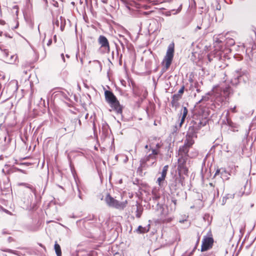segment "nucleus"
<instances>
[{"label":"nucleus","instance_id":"51","mask_svg":"<svg viewBox=\"0 0 256 256\" xmlns=\"http://www.w3.org/2000/svg\"><path fill=\"white\" fill-rule=\"evenodd\" d=\"M4 35H5V36H6V37L8 36V38H12V36H10V34H8H8H4Z\"/></svg>","mask_w":256,"mask_h":256},{"label":"nucleus","instance_id":"50","mask_svg":"<svg viewBox=\"0 0 256 256\" xmlns=\"http://www.w3.org/2000/svg\"><path fill=\"white\" fill-rule=\"evenodd\" d=\"M83 18V20L85 21V22H87V20L88 19V17H85V16H84L82 17Z\"/></svg>","mask_w":256,"mask_h":256},{"label":"nucleus","instance_id":"31","mask_svg":"<svg viewBox=\"0 0 256 256\" xmlns=\"http://www.w3.org/2000/svg\"><path fill=\"white\" fill-rule=\"evenodd\" d=\"M188 110L187 109V108L185 106H184L182 108V110H181V113H180V114L182 115V117H184V118H186L187 114H188Z\"/></svg>","mask_w":256,"mask_h":256},{"label":"nucleus","instance_id":"60","mask_svg":"<svg viewBox=\"0 0 256 256\" xmlns=\"http://www.w3.org/2000/svg\"><path fill=\"white\" fill-rule=\"evenodd\" d=\"M18 24L17 23L16 26L14 27V28H16L18 27Z\"/></svg>","mask_w":256,"mask_h":256},{"label":"nucleus","instance_id":"54","mask_svg":"<svg viewBox=\"0 0 256 256\" xmlns=\"http://www.w3.org/2000/svg\"><path fill=\"white\" fill-rule=\"evenodd\" d=\"M78 124H79V125H80H80H81V121H80V120L78 119V122H77V123H78Z\"/></svg>","mask_w":256,"mask_h":256},{"label":"nucleus","instance_id":"24","mask_svg":"<svg viewBox=\"0 0 256 256\" xmlns=\"http://www.w3.org/2000/svg\"><path fill=\"white\" fill-rule=\"evenodd\" d=\"M18 186H24L25 187H26L28 188H29L30 189L31 191L35 194L36 195V190L35 188H34L32 186L27 184V183H24V182H22V183H19L18 184Z\"/></svg>","mask_w":256,"mask_h":256},{"label":"nucleus","instance_id":"15","mask_svg":"<svg viewBox=\"0 0 256 256\" xmlns=\"http://www.w3.org/2000/svg\"><path fill=\"white\" fill-rule=\"evenodd\" d=\"M220 174L224 181L228 180L229 179V176H230V174L227 172L224 168L217 169L214 174V177Z\"/></svg>","mask_w":256,"mask_h":256},{"label":"nucleus","instance_id":"17","mask_svg":"<svg viewBox=\"0 0 256 256\" xmlns=\"http://www.w3.org/2000/svg\"><path fill=\"white\" fill-rule=\"evenodd\" d=\"M154 140L157 142L156 144H154V142H150V150H151L152 152V150H156L158 151V154L160 153L159 149L161 148L162 144H161V141L160 138H158L155 137Z\"/></svg>","mask_w":256,"mask_h":256},{"label":"nucleus","instance_id":"49","mask_svg":"<svg viewBox=\"0 0 256 256\" xmlns=\"http://www.w3.org/2000/svg\"><path fill=\"white\" fill-rule=\"evenodd\" d=\"M226 198L224 196L222 198V204H224L226 203Z\"/></svg>","mask_w":256,"mask_h":256},{"label":"nucleus","instance_id":"29","mask_svg":"<svg viewBox=\"0 0 256 256\" xmlns=\"http://www.w3.org/2000/svg\"><path fill=\"white\" fill-rule=\"evenodd\" d=\"M12 12L13 15H15L16 16H18V6L16 5H15L13 6L12 10Z\"/></svg>","mask_w":256,"mask_h":256},{"label":"nucleus","instance_id":"41","mask_svg":"<svg viewBox=\"0 0 256 256\" xmlns=\"http://www.w3.org/2000/svg\"><path fill=\"white\" fill-rule=\"evenodd\" d=\"M4 142H9L10 141V138L8 136V141H6V136H4Z\"/></svg>","mask_w":256,"mask_h":256},{"label":"nucleus","instance_id":"64","mask_svg":"<svg viewBox=\"0 0 256 256\" xmlns=\"http://www.w3.org/2000/svg\"><path fill=\"white\" fill-rule=\"evenodd\" d=\"M30 164L28 163H22V164H26V165H28Z\"/></svg>","mask_w":256,"mask_h":256},{"label":"nucleus","instance_id":"36","mask_svg":"<svg viewBox=\"0 0 256 256\" xmlns=\"http://www.w3.org/2000/svg\"><path fill=\"white\" fill-rule=\"evenodd\" d=\"M224 198H226V200L228 198H234V194H228L224 196Z\"/></svg>","mask_w":256,"mask_h":256},{"label":"nucleus","instance_id":"13","mask_svg":"<svg viewBox=\"0 0 256 256\" xmlns=\"http://www.w3.org/2000/svg\"><path fill=\"white\" fill-rule=\"evenodd\" d=\"M2 55L3 56V60L6 62L8 64H13L14 63L16 59L17 58V56L12 54L10 55L9 56L8 52H7L6 50H1V55Z\"/></svg>","mask_w":256,"mask_h":256},{"label":"nucleus","instance_id":"26","mask_svg":"<svg viewBox=\"0 0 256 256\" xmlns=\"http://www.w3.org/2000/svg\"><path fill=\"white\" fill-rule=\"evenodd\" d=\"M226 44L228 46H232L234 45L235 41L233 38H229L228 37H226Z\"/></svg>","mask_w":256,"mask_h":256},{"label":"nucleus","instance_id":"6","mask_svg":"<svg viewBox=\"0 0 256 256\" xmlns=\"http://www.w3.org/2000/svg\"><path fill=\"white\" fill-rule=\"evenodd\" d=\"M184 177L182 176L180 174L172 178L169 184V187L172 194L184 185Z\"/></svg>","mask_w":256,"mask_h":256},{"label":"nucleus","instance_id":"59","mask_svg":"<svg viewBox=\"0 0 256 256\" xmlns=\"http://www.w3.org/2000/svg\"><path fill=\"white\" fill-rule=\"evenodd\" d=\"M54 41H55V42H56V35H54Z\"/></svg>","mask_w":256,"mask_h":256},{"label":"nucleus","instance_id":"40","mask_svg":"<svg viewBox=\"0 0 256 256\" xmlns=\"http://www.w3.org/2000/svg\"><path fill=\"white\" fill-rule=\"evenodd\" d=\"M63 20H64V17H62V16L60 17V27L61 29H62V22Z\"/></svg>","mask_w":256,"mask_h":256},{"label":"nucleus","instance_id":"25","mask_svg":"<svg viewBox=\"0 0 256 256\" xmlns=\"http://www.w3.org/2000/svg\"><path fill=\"white\" fill-rule=\"evenodd\" d=\"M176 200L174 198H172V203L170 204H174V208H171L169 210L170 212H174L176 210Z\"/></svg>","mask_w":256,"mask_h":256},{"label":"nucleus","instance_id":"32","mask_svg":"<svg viewBox=\"0 0 256 256\" xmlns=\"http://www.w3.org/2000/svg\"><path fill=\"white\" fill-rule=\"evenodd\" d=\"M178 100H176V99H175L174 98V97L172 96V100L171 101V104H172V106L176 107L178 105Z\"/></svg>","mask_w":256,"mask_h":256},{"label":"nucleus","instance_id":"39","mask_svg":"<svg viewBox=\"0 0 256 256\" xmlns=\"http://www.w3.org/2000/svg\"><path fill=\"white\" fill-rule=\"evenodd\" d=\"M53 22L57 26H59L60 22H59V20L58 19H57L56 20H54Z\"/></svg>","mask_w":256,"mask_h":256},{"label":"nucleus","instance_id":"3","mask_svg":"<svg viewBox=\"0 0 256 256\" xmlns=\"http://www.w3.org/2000/svg\"><path fill=\"white\" fill-rule=\"evenodd\" d=\"M104 96L106 101L110 104L111 108L116 111L118 115L122 116V106L114 94L111 91L106 90Z\"/></svg>","mask_w":256,"mask_h":256},{"label":"nucleus","instance_id":"37","mask_svg":"<svg viewBox=\"0 0 256 256\" xmlns=\"http://www.w3.org/2000/svg\"><path fill=\"white\" fill-rule=\"evenodd\" d=\"M164 179H165V178H164L162 177V176H160V177H159V178H158V180H157V182H158V184H159L160 186V182H161L164 181Z\"/></svg>","mask_w":256,"mask_h":256},{"label":"nucleus","instance_id":"55","mask_svg":"<svg viewBox=\"0 0 256 256\" xmlns=\"http://www.w3.org/2000/svg\"><path fill=\"white\" fill-rule=\"evenodd\" d=\"M61 56H62V58L64 62V60H64V54H61Z\"/></svg>","mask_w":256,"mask_h":256},{"label":"nucleus","instance_id":"16","mask_svg":"<svg viewBox=\"0 0 256 256\" xmlns=\"http://www.w3.org/2000/svg\"><path fill=\"white\" fill-rule=\"evenodd\" d=\"M98 42L101 47L104 49L106 52H110L109 42L106 38L104 36H100L98 38Z\"/></svg>","mask_w":256,"mask_h":256},{"label":"nucleus","instance_id":"1","mask_svg":"<svg viewBox=\"0 0 256 256\" xmlns=\"http://www.w3.org/2000/svg\"><path fill=\"white\" fill-rule=\"evenodd\" d=\"M207 120L199 118H193L189 124L186 136L192 138H197L198 130L206 124Z\"/></svg>","mask_w":256,"mask_h":256},{"label":"nucleus","instance_id":"9","mask_svg":"<svg viewBox=\"0 0 256 256\" xmlns=\"http://www.w3.org/2000/svg\"><path fill=\"white\" fill-rule=\"evenodd\" d=\"M194 144V139L186 136L184 144L179 148L178 156H188L189 148Z\"/></svg>","mask_w":256,"mask_h":256},{"label":"nucleus","instance_id":"47","mask_svg":"<svg viewBox=\"0 0 256 256\" xmlns=\"http://www.w3.org/2000/svg\"><path fill=\"white\" fill-rule=\"evenodd\" d=\"M144 148H145L148 150V152H150V144L149 145H148V144L146 145Z\"/></svg>","mask_w":256,"mask_h":256},{"label":"nucleus","instance_id":"8","mask_svg":"<svg viewBox=\"0 0 256 256\" xmlns=\"http://www.w3.org/2000/svg\"><path fill=\"white\" fill-rule=\"evenodd\" d=\"M105 201L108 206L120 210L124 209L126 206L127 204L126 200L120 202L112 197L110 194L106 195Z\"/></svg>","mask_w":256,"mask_h":256},{"label":"nucleus","instance_id":"63","mask_svg":"<svg viewBox=\"0 0 256 256\" xmlns=\"http://www.w3.org/2000/svg\"><path fill=\"white\" fill-rule=\"evenodd\" d=\"M205 98H206V96L203 97L202 98L199 102H200L202 100H204Z\"/></svg>","mask_w":256,"mask_h":256},{"label":"nucleus","instance_id":"2","mask_svg":"<svg viewBox=\"0 0 256 256\" xmlns=\"http://www.w3.org/2000/svg\"><path fill=\"white\" fill-rule=\"evenodd\" d=\"M158 152L156 150H152V152L145 156L140 161V164L138 170L142 171L147 168L153 166L156 164Z\"/></svg>","mask_w":256,"mask_h":256},{"label":"nucleus","instance_id":"48","mask_svg":"<svg viewBox=\"0 0 256 256\" xmlns=\"http://www.w3.org/2000/svg\"><path fill=\"white\" fill-rule=\"evenodd\" d=\"M128 158L126 156H125V158H124V163H126V162H128Z\"/></svg>","mask_w":256,"mask_h":256},{"label":"nucleus","instance_id":"61","mask_svg":"<svg viewBox=\"0 0 256 256\" xmlns=\"http://www.w3.org/2000/svg\"><path fill=\"white\" fill-rule=\"evenodd\" d=\"M201 20H202V22L203 21V20H204L203 17H202V18H200L199 20L200 21Z\"/></svg>","mask_w":256,"mask_h":256},{"label":"nucleus","instance_id":"35","mask_svg":"<svg viewBox=\"0 0 256 256\" xmlns=\"http://www.w3.org/2000/svg\"><path fill=\"white\" fill-rule=\"evenodd\" d=\"M185 119H186V118L184 117H182L181 118V120H180V122L179 124V125H178V128H180L182 126V124H183V123L184 122V120H185Z\"/></svg>","mask_w":256,"mask_h":256},{"label":"nucleus","instance_id":"23","mask_svg":"<svg viewBox=\"0 0 256 256\" xmlns=\"http://www.w3.org/2000/svg\"><path fill=\"white\" fill-rule=\"evenodd\" d=\"M54 248L57 256H62V251L60 246L56 242L54 244Z\"/></svg>","mask_w":256,"mask_h":256},{"label":"nucleus","instance_id":"19","mask_svg":"<svg viewBox=\"0 0 256 256\" xmlns=\"http://www.w3.org/2000/svg\"><path fill=\"white\" fill-rule=\"evenodd\" d=\"M214 41V46L216 47L217 44H220L223 42V34H219L218 35H214L213 38Z\"/></svg>","mask_w":256,"mask_h":256},{"label":"nucleus","instance_id":"45","mask_svg":"<svg viewBox=\"0 0 256 256\" xmlns=\"http://www.w3.org/2000/svg\"><path fill=\"white\" fill-rule=\"evenodd\" d=\"M53 5L56 7H58V2H57L54 1Z\"/></svg>","mask_w":256,"mask_h":256},{"label":"nucleus","instance_id":"5","mask_svg":"<svg viewBox=\"0 0 256 256\" xmlns=\"http://www.w3.org/2000/svg\"><path fill=\"white\" fill-rule=\"evenodd\" d=\"M212 92L216 98H220L221 100H226L232 93V89L230 86L222 87L216 86L213 88Z\"/></svg>","mask_w":256,"mask_h":256},{"label":"nucleus","instance_id":"28","mask_svg":"<svg viewBox=\"0 0 256 256\" xmlns=\"http://www.w3.org/2000/svg\"><path fill=\"white\" fill-rule=\"evenodd\" d=\"M142 212V208L140 206H137V208L136 210V217L138 218H140Z\"/></svg>","mask_w":256,"mask_h":256},{"label":"nucleus","instance_id":"52","mask_svg":"<svg viewBox=\"0 0 256 256\" xmlns=\"http://www.w3.org/2000/svg\"><path fill=\"white\" fill-rule=\"evenodd\" d=\"M64 98H65V99H66V100H68V96L66 94H64Z\"/></svg>","mask_w":256,"mask_h":256},{"label":"nucleus","instance_id":"12","mask_svg":"<svg viewBox=\"0 0 256 256\" xmlns=\"http://www.w3.org/2000/svg\"><path fill=\"white\" fill-rule=\"evenodd\" d=\"M214 240L212 237H206L202 241L201 246V251L204 252L212 248Z\"/></svg>","mask_w":256,"mask_h":256},{"label":"nucleus","instance_id":"33","mask_svg":"<svg viewBox=\"0 0 256 256\" xmlns=\"http://www.w3.org/2000/svg\"><path fill=\"white\" fill-rule=\"evenodd\" d=\"M93 62L96 64V66H98L100 70L102 69V65L100 62L98 60H95L93 61Z\"/></svg>","mask_w":256,"mask_h":256},{"label":"nucleus","instance_id":"10","mask_svg":"<svg viewBox=\"0 0 256 256\" xmlns=\"http://www.w3.org/2000/svg\"><path fill=\"white\" fill-rule=\"evenodd\" d=\"M18 88V82L12 80L8 84H5L2 92H1V96L4 92L11 96L14 92L17 90Z\"/></svg>","mask_w":256,"mask_h":256},{"label":"nucleus","instance_id":"46","mask_svg":"<svg viewBox=\"0 0 256 256\" xmlns=\"http://www.w3.org/2000/svg\"><path fill=\"white\" fill-rule=\"evenodd\" d=\"M0 209H1V210H2V211H4V212H8V210H6L5 208H2V206L0 208Z\"/></svg>","mask_w":256,"mask_h":256},{"label":"nucleus","instance_id":"56","mask_svg":"<svg viewBox=\"0 0 256 256\" xmlns=\"http://www.w3.org/2000/svg\"><path fill=\"white\" fill-rule=\"evenodd\" d=\"M193 252V251L191 252L188 254V256H190V254H192ZM182 256H186L185 254L182 255Z\"/></svg>","mask_w":256,"mask_h":256},{"label":"nucleus","instance_id":"21","mask_svg":"<svg viewBox=\"0 0 256 256\" xmlns=\"http://www.w3.org/2000/svg\"><path fill=\"white\" fill-rule=\"evenodd\" d=\"M150 224L147 226L143 227L142 226H139L136 230V232L138 234H144L149 230Z\"/></svg>","mask_w":256,"mask_h":256},{"label":"nucleus","instance_id":"53","mask_svg":"<svg viewBox=\"0 0 256 256\" xmlns=\"http://www.w3.org/2000/svg\"><path fill=\"white\" fill-rule=\"evenodd\" d=\"M200 28H201V27L199 25H198L197 26H196V30H200Z\"/></svg>","mask_w":256,"mask_h":256},{"label":"nucleus","instance_id":"43","mask_svg":"<svg viewBox=\"0 0 256 256\" xmlns=\"http://www.w3.org/2000/svg\"><path fill=\"white\" fill-rule=\"evenodd\" d=\"M52 40L51 38H50L47 43V46H50L52 44Z\"/></svg>","mask_w":256,"mask_h":256},{"label":"nucleus","instance_id":"11","mask_svg":"<svg viewBox=\"0 0 256 256\" xmlns=\"http://www.w3.org/2000/svg\"><path fill=\"white\" fill-rule=\"evenodd\" d=\"M178 159V170L180 173H182L187 174L188 173V168L186 166V162L188 156H179Z\"/></svg>","mask_w":256,"mask_h":256},{"label":"nucleus","instance_id":"62","mask_svg":"<svg viewBox=\"0 0 256 256\" xmlns=\"http://www.w3.org/2000/svg\"><path fill=\"white\" fill-rule=\"evenodd\" d=\"M174 208V204H170V208Z\"/></svg>","mask_w":256,"mask_h":256},{"label":"nucleus","instance_id":"30","mask_svg":"<svg viewBox=\"0 0 256 256\" xmlns=\"http://www.w3.org/2000/svg\"><path fill=\"white\" fill-rule=\"evenodd\" d=\"M160 194H157L154 190H152V198L154 200H158L160 198Z\"/></svg>","mask_w":256,"mask_h":256},{"label":"nucleus","instance_id":"22","mask_svg":"<svg viewBox=\"0 0 256 256\" xmlns=\"http://www.w3.org/2000/svg\"><path fill=\"white\" fill-rule=\"evenodd\" d=\"M184 86H182L180 89L178 90L177 94H174L172 96L176 100H180L182 98V95L184 92Z\"/></svg>","mask_w":256,"mask_h":256},{"label":"nucleus","instance_id":"14","mask_svg":"<svg viewBox=\"0 0 256 256\" xmlns=\"http://www.w3.org/2000/svg\"><path fill=\"white\" fill-rule=\"evenodd\" d=\"M78 122V118H73L68 120L66 124V127L63 128L64 132L68 133L73 132L76 130V125Z\"/></svg>","mask_w":256,"mask_h":256},{"label":"nucleus","instance_id":"34","mask_svg":"<svg viewBox=\"0 0 256 256\" xmlns=\"http://www.w3.org/2000/svg\"><path fill=\"white\" fill-rule=\"evenodd\" d=\"M246 51H248V50H250V52H252V50H255V48H256V45L254 44H252V47H250V46H246Z\"/></svg>","mask_w":256,"mask_h":256},{"label":"nucleus","instance_id":"20","mask_svg":"<svg viewBox=\"0 0 256 256\" xmlns=\"http://www.w3.org/2000/svg\"><path fill=\"white\" fill-rule=\"evenodd\" d=\"M7 234H10V233H8L6 230H3V231L2 232V238L3 241L4 242L6 240L8 243H10V242H13L14 240L12 237H11L10 236H8V238L6 237V235Z\"/></svg>","mask_w":256,"mask_h":256},{"label":"nucleus","instance_id":"42","mask_svg":"<svg viewBox=\"0 0 256 256\" xmlns=\"http://www.w3.org/2000/svg\"><path fill=\"white\" fill-rule=\"evenodd\" d=\"M17 170H18V172H22V173H23V174H26V172L25 170H22V169L17 168Z\"/></svg>","mask_w":256,"mask_h":256},{"label":"nucleus","instance_id":"57","mask_svg":"<svg viewBox=\"0 0 256 256\" xmlns=\"http://www.w3.org/2000/svg\"><path fill=\"white\" fill-rule=\"evenodd\" d=\"M220 6H216V10H220Z\"/></svg>","mask_w":256,"mask_h":256},{"label":"nucleus","instance_id":"27","mask_svg":"<svg viewBox=\"0 0 256 256\" xmlns=\"http://www.w3.org/2000/svg\"><path fill=\"white\" fill-rule=\"evenodd\" d=\"M168 165L164 166L163 168L162 172H161V176L164 178L166 176V174L168 170Z\"/></svg>","mask_w":256,"mask_h":256},{"label":"nucleus","instance_id":"44","mask_svg":"<svg viewBox=\"0 0 256 256\" xmlns=\"http://www.w3.org/2000/svg\"><path fill=\"white\" fill-rule=\"evenodd\" d=\"M231 110L232 112H236V106H234L233 108H232Z\"/></svg>","mask_w":256,"mask_h":256},{"label":"nucleus","instance_id":"4","mask_svg":"<svg viewBox=\"0 0 256 256\" xmlns=\"http://www.w3.org/2000/svg\"><path fill=\"white\" fill-rule=\"evenodd\" d=\"M249 74L246 70L240 68L236 70L233 73V78L230 80V82L233 86H236L240 83L242 82L246 84L249 81Z\"/></svg>","mask_w":256,"mask_h":256},{"label":"nucleus","instance_id":"58","mask_svg":"<svg viewBox=\"0 0 256 256\" xmlns=\"http://www.w3.org/2000/svg\"><path fill=\"white\" fill-rule=\"evenodd\" d=\"M0 22H1V25L2 24H4V23H5V22L4 20H1Z\"/></svg>","mask_w":256,"mask_h":256},{"label":"nucleus","instance_id":"18","mask_svg":"<svg viewBox=\"0 0 256 256\" xmlns=\"http://www.w3.org/2000/svg\"><path fill=\"white\" fill-rule=\"evenodd\" d=\"M226 124L230 128L233 132H238L239 126L230 120L226 118Z\"/></svg>","mask_w":256,"mask_h":256},{"label":"nucleus","instance_id":"7","mask_svg":"<svg viewBox=\"0 0 256 256\" xmlns=\"http://www.w3.org/2000/svg\"><path fill=\"white\" fill-rule=\"evenodd\" d=\"M174 43L170 44L168 46L166 56H165L163 62L165 63V66L162 69V72H166L170 66L173 58L174 50Z\"/></svg>","mask_w":256,"mask_h":256},{"label":"nucleus","instance_id":"38","mask_svg":"<svg viewBox=\"0 0 256 256\" xmlns=\"http://www.w3.org/2000/svg\"><path fill=\"white\" fill-rule=\"evenodd\" d=\"M76 186H77V190H78V198L80 199H82L80 191V188L78 187V183L76 182Z\"/></svg>","mask_w":256,"mask_h":256}]
</instances>
